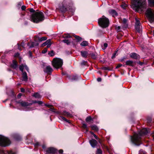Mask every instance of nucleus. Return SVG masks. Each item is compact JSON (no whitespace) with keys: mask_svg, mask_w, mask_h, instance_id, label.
Here are the masks:
<instances>
[{"mask_svg":"<svg viewBox=\"0 0 154 154\" xmlns=\"http://www.w3.org/2000/svg\"><path fill=\"white\" fill-rule=\"evenodd\" d=\"M149 130L146 128L143 129L138 134H135L133 136L131 137L132 142L135 145L139 146L141 143V136L146 134L149 132Z\"/></svg>","mask_w":154,"mask_h":154,"instance_id":"obj_1","label":"nucleus"},{"mask_svg":"<svg viewBox=\"0 0 154 154\" xmlns=\"http://www.w3.org/2000/svg\"><path fill=\"white\" fill-rule=\"evenodd\" d=\"M131 8L136 11H141L145 8L146 0H131Z\"/></svg>","mask_w":154,"mask_h":154,"instance_id":"obj_2","label":"nucleus"},{"mask_svg":"<svg viewBox=\"0 0 154 154\" xmlns=\"http://www.w3.org/2000/svg\"><path fill=\"white\" fill-rule=\"evenodd\" d=\"M72 4L71 0H60L59 5V9L62 12L67 11L68 6Z\"/></svg>","mask_w":154,"mask_h":154,"instance_id":"obj_3","label":"nucleus"},{"mask_svg":"<svg viewBox=\"0 0 154 154\" xmlns=\"http://www.w3.org/2000/svg\"><path fill=\"white\" fill-rule=\"evenodd\" d=\"M28 10L31 12L33 13L31 15L30 20L34 23H37L38 22V10L35 12V10L33 8H29Z\"/></svg>","mask_w":154,"mask_h":154,"instance_id":"obj_4","label":"nucleus"},{"mask_svg":"<svg viewBox=\"0 0 154 154\" xmlns=\"http://www.w3.org/2000/svg\"><path fill=\"white\" fill-rule=\"evenodd\" d=\"M98 23L101 27L106 28L108 26L109 21L108 18L103 16L98 19Z\"/></svg>","mask_w":154,"mask_h":154,"instance_id":"obj_5","label":"nucleus"},{"mask_svg":"<svg viewBox=\"0 0 154 154\" xmlns=\"http://www.w3.org/2000/svg\"><path fill=\"white\" fill-rule=\"evenodd\" d=\"M63 64L62 60L60 58H55L53 59L52 61V65L56 68H59L61 67Z\"/></svg>","mask_w":154,"mask_h":154,"instance_id":"obj_6","label":"nucleus"},{"mask_svg":"<svg viewBox=\"0 0 154 154\" xmlns=\"http://www.w3.org/2000/svg\"><path fill=\"white\" fill-rule=\"evenodd\" d=\"M11 142L7 137L0 135V146H8Z\"/></svg>","mask_w":154,"mask_h":154,"instance_id":"obj_7","label":"nucleus"},{"mask_svg":"<svg viewBox=\"0 0 154 154\" xmlns=\"http://www.w3.org/2000/svg\"><path fill=\"white\" fill-rule=\"evenodd\" d=\"M146 14L151 22L154 21V12L151 9H148L146 11Z\"/></svg>","mask_w":154,"mask_h":154,"instance_id":"obj_8","label":"nucleus"},{"mask_svg":"<svg viewBox=\"0 0 154 154\" xmlns=\"http://www.w3.org/2000/svg\"><path fill=\"white\" fill-rule=\"evenodd\" d=\"M17 103L20 104L21 106L23 107H26L28 106H30L33 103H36L38 102V101H32V102L29 103L27 102L23 101H20L17 102Z\"/></svg>","mask_w":154,"mask_h":154,"instance_id":"obj_9","label":"nucleus"},{"mask_svg":"<svg viewBox=\"0 0 154 154\" xmlns=\"http://www.w3.org/2000/svg\"><path fill=\"white\" fill-rule=\"evenodd\" d=\"M38 37L35 39V41L33 42H30L28 43L27 45L29 48H30L32 47H34L37 46L38 45Z\"/></svg>","mask_w":154,"mask_h":154,"instance_id":"obj_10","label":"nucleus"},{"mask_svg":"<svg viewBox=\"0 0 154 154\" xmlns=\"http://www.w3.org/2000/svg\"><path fill=\"white\" fill-rule=\"evenodd\" d=\"M135 29L136 31L139 33L141 32V26H140V21L137 18H135Z\"/></svg>","mask_w":154,"mask_h":154,"instance_id":"obj_11","label":"nucleus"},{"mask_svg":"<svg viewBox=\"0 0 154 154\" xmlns=\"http://www.w3.org/2000/svg\"><path fill=\"white\" fill-rule=\"evenodd\" d=\"M44 71L48 74H50L53 71V69L50 66H47L44 68Z\"/></svg>","mask_w":154,"mask_h":154,"instance_id":"obj_12","label":"nucleus"},{"mask_svg":"<svg viewBox=\"0 0 154 154\" xmlns=\"http://www.w3.org/2000/svg\"><path fill=\"white\" fill-rule=\"evenodd\" d=\"M89 142L91 146L93 148H95L97 144V141L94 139L90 140Z\"/></svg>","mask_w":154,"mask_h":154,"instance_id":"obj_13","label":"nucleus"},{"mask_svg":"<svg viewBox=\"0 0 154 154\" xmlns=\"http://www.w3.org/2000/svg\"><path fill=\"white\" fill-rule=\"evenodd\" d=\"M45 19L44 13L42 11H39V22H42Z\"/></svg>","mask_w":154,"mask_h":154,"instance_id":"obj_14","label":"nucleus"},{"mask_svg":"<svg viewBox=\"0 0 154 154\" xmlns=\"http://www.w3.org/2000/svg\"><path fill=\"white\" fill-rule=\"evenodd\" d=\"M57 150L53 148H49L47 150L48 153H54L56 152Z\"/></svg>","mask_w":154,"mask_h":154,"instance_id":"obj_15","label":"nucleus"},{"mask_svg":"<svg viewBox=\"0 0 154 154\" xmlns=\"http://www.w3.org/2000/svg\"><path fill=\"white\" fill-rule=\"evenodd\" d=\"M22 81H27L28 79V77L27 73L25 72H22Z\"/></svg>","mask_w":154,"mask_h":154,"instance_id":"obj_16","label":"nucleus"},{"mask_svg":"<svg viewBox=\"0 0 154 154\" xmlns=\"http://www.w3.org/2000/svg\"><path fill=\"white\" fill-rule=\"evenodd\" d=\"M18 66L17 62L15 60H13L12 63L11 65V67L14 69H16Z\"/></svg>","mask_w":154,"mask_h":154,"instance_id":"obj_17","label":"nucleus"},{"mask_svg":"<svg viewBox=\"0 0 154 154\" xmlns=\"http://www.w3.org/2000/svg\"><path fill=\"white\" fill-rule=\"evenodd\" d=\"M130 56L131 58L135 59H137L139 57V56L137 54L134 53H131Z\"/></svg>","mask_w":154,"mask_h":154,"instance_id":"obj_18","label":"nucleus"},{"mask_svg":"<svg viewBox=\"0 0 154 154\" xmlns=\"http://www.w3.org/2000/svg\"><path fill=\"white\" fill-rule=\"evenodd\" d=\"M109 14L113 17L117 16L118 14L117 12L114 10H111L109 11Z\"/></svg>","mask_w":154,"mask_h":154,"instance_id":"obj_19","label":"nucleus"},{"mask_svg":"<svg viewBox=\"0 0 154 154\" xmlns=\"http://www.w3.org/2000/svg\"><path fill=\"white\" fill-rule=\"evenodd\" d=\"M62 114L63 116L69 117H71L72 115L71 114L66 111H64L62 113Z\"/></svg>","mask_w":154,"mask_h":154,"instance_id":"obj_20","label":"nucleus"},{"mask_svg":"<svg viewBox=\"0 0 154 154\" xmlns=\"http://www.w3.org/2000/svg\"><path fill=\"white\" fill-rule=\"evenodd\" d=\"M81 54L82 56L85 58L87 57L88 55V52L86 51H82Z\"/></svg>","mask_w":154,"mask_h":154,"instance_id":"obj_21","label":"nucleus"},{"mask_svg":"<svg viewBox=\"0 0 154 154\" xmlns=\"http://www.w3.org/2000/svg\"><path fill=\"white\" fill-rule=\"evenodd\" d=\"M90 127L91 128L92 130L96 131H97L98 130V128L96 125H91L90 126Z\"/></svg>","mask_w":154,"mask_h":154,"instance_id":"obj_22","label":"nucleus"},{"mask_svg":"<svg viewBox=\"0 0 154 154\" xmlns=\"http://www.w3.org/2000/svg\"><path fill=\"white\" fill-rule=\"evenodd\" d=\"M126 65L130 66H133V62L131 60H128L126 62Z\"/></svg>","mask_w":154,"mask_h":154,"instance_id":"obj_23","label":"nucleus"},{"mask_svg":"<svg viewBox=\"0 0 154 154\" xmlns=\"http://www.w3.org/2000/svg\"><path fill=\"white\" fill-rule=\"evenodd\" d=\"M149 5L151 7H154V0H148Z\"/></svg>","mask_w":154,"mask_h":154,"instance_id":"obj_24","label":"nucleus"},{"mask_svg":"<svg viewBox=\"0 0 154 154\" xmlns=\"http://www.w3.org/2000/svg\"><path fill=\"white\" fill-rule=\"evenodd\" d=\"M80 45L82 46H85L88 45V44L87 42L84 41L81 43Z\"/></svg>","mask_w":154,"mask_h":154,"instance_id":"obj_25","label":"nucleus"},{"mask_svg":"<svg viewBox=\"0 0 154 154\" xmlns=\"http://www.w3.org/2000/svg\"><path fill=\"white\" fill-rule=\"evenodd\" d=\"M32 96L35 98H38V94L37 92L34 93L32 95Z\"/></svg>","mask_w":154,"mask_h":154,"instance_id":"obj_26","label":"nucleus"},{"mask_svg":"<svg viewBox=\"0 0 154 154\" xmlns=\"http://www.w3.org/2000/svg\"><path fill=\"white\" fill-rule=\"evenodd\" d=\"M50 41V39H48L45 42H44L43 44H42L41 46L43 47L44 46H45V45H47L48 43Z\"/></svg>","mask_w":154,"mask_h":154,"instance_id":"obj_27","label":"nucleus"},{"mask_svg":"<svg viewBox=\"0 0 154 154\" xmlns=\"http://www.w3.org/2000/svg\"><path fill=\"white\" fill-rule=\"evenodd\" d=\"M24 65H23V64L20 65L19 66V69L22 72H23V69L24 68Z\"/></svg>","mask_w":154,"mask_h":154,"instance_id":"obj_28","label":"nucleus"},{"mask_svg":"<svg viewBox=\"0 0 154 154\" xmlns=\"http://www.w3.org/2000/svg\"><path fill=\"white\" fill-rule=\"evenodd\" d=\"M102 151L100 149H98L96 152V154H102Z\"/></svg>","mask_w":154,"mask_h":154,"instance_id":"obj_29","label":"nucleus"},{"mask_svg":"<svg viewBox=\"0 0 154 154\" xmlns=\"http://www.w3.org/2000/svg\"><path fill=\"white\" fill-rule=\"evenodd\" d=\"M91 120H92V118L90 116L87 117L86 119V121L87 122H88Z\"/></svg>","mask_w":154,"mask_h":154,"instance_id":"obj_30","label":"nucleus"},{"mask_svg":"<svg viewBox=\"0 0 154 154\" xmlns=\"http://www.w3.org/2000/svg\"><path fill=\"white\" fill-rule=\"evenodd\" d=\"M48 54L50 56L52 57L54 55V53L53 51L52 50L48 52Z\"/></svg>","mask_w":154,"mask_h":154,"instance_id":"obj_31","label":"nucleus"},{"mask_svg":"<svg viewBox=\"0 0 154 154\" xmlns=\"http://www.w3.org/2000/svg\"><path fill=\"white\" fill-rule=\"evenodd\" d=\"M74 37H75V38L78 40V41H80L82 40V38L79 36L75 35L74 36Z\"/></svg>","mask_w":154,"mask_h":154,"instance_id":"obj_32","label":"nucleus"},{"mask_svg":"<svg viewBox=\"0 0 154 154\" xmlns=\"http://www.w3.org/2000/svg\"><path fill=\"white\" fill-rule=\"evenodd\" d=\"M47 38L46 37H43L41 38H39V42L42 41H45L46 40Z\"/></svg>","mask_w":154,"mask_h":154,"instance_id":"obj_33","label":"nucleus"},{"mask_svg":"<svg viewBox=\"0 0 154 154\" xmlns=\"http://www.w3.org/2000/svg\"><path fill=\"white\" fill-rule=\"evenodd\" d=\"M63 41L65 43H66L68 45H69L70 43V41L68 40L65 39L63 40Z\"/></svg>","mask_w":154,"mask_h":154,"instance_id":"obj_34","label":"nucleus"},{"mask_svg":"<svg viewBox=\"0 0 154 154\" xmlns=\"http://www.w3.org/2000/svg\"><path fill=\"white\" fill-rule=\"evenodd\" d=\"M60 117L62 120H64L65 121H66L67 122H69V120H67L66 119V118H65V117H63V116H60Z\"/></svg>","mask_w":154,"mask_h":154,"instance_id":"obj_35","label":"nucleus"},{"mask_svg":"<svg viewBox=\"0 0 154 154\" xmlns=\"http://www.w3.org/2000/svg\"><path fill=\"white\" fill-rule=\"evenodd\" d=\"M47 49L46 48H45L42 51V54H45L47 52Z\"/></svg>","mask_w":154,"mask_h":154,"instance_id":"obj_36","label":"nucleus"},{"mask_svg":"<svg viewBox=\"0 0 154 154\" xmlns=\"http://www.w3.org/2000/svg\"><path fill=\"white\" fill-rule=\"evenodd\" d=\"M108 45L107 43H105L103 45V50L105 49L107 47Z\"/></svg>","mask_w":154,"mask_h":154,"instance_id":"obj_37","label":"nucleus"},{"mask_svg":"<svg viewBox=\"0 0 154 154\" xmlns=\"http://www.w3.org/2000/svg\"><path fill=\"white\" fill-rule=\"evenodd\" d=\"M82 127L83 128L85 129L87 128L86 124L85 123L82 124Z\"/></svg>","mask_w":154,"mask_h":154,"instance_id":"obj_38","label":"nucleus"},{"mask_svg":"<svg viewBox=\"0 0 154 154\" xmlns=\"http://www.w3.org/2000/svg\"><path fill=\"white\" fill-rule=\"evenodd\" d=\"M117 51L115 52L114 53L112 57V58L114 59L116 55V54H117Z\"/></svg>","mask_w":154,"mask_h":154,"instance_id":"obj_39","label":"nucleus"},{"mask_svg":"<svg viewBox=\"0 0 154 154\" xmlns=\"http://www.w3.org/2000/svg\"><path fill=\"white\" fill-rule=\"evenodd\" d=\"M48 43H48V44H47V48H49V47H50L51 46V40H50V39L49 42Z\"/></svg>","mask_w":154,"mask_h":154,"instance_id":"obj_40","label":"nucleus"},{"mask_svg":"<svg viewBox=\"0 0 154 154\" xmlns=\"http://www.w3.org/2000/svg\"><path fill=\"white\" fill-rule=\"evenodd\" d=\"M21 8L22 10L24 11L26 8V6L25 5H23L22 6Z\"/></svg>","mask_w":154,"mask_h":154,"instance_id":"obj_41","label":"nucleus"},{"mask_svg":"<svg viewBox=\"0 0 154 154\" xmlns=\"http://www.w3.org/2000/svg\"><path fill=\"white\" fill-rule=\"evenodd\" d=\"M17 136H18V138H17V137H15V139L17 140H20V139H21V137L20 136H19V135H17Z\"/></svg>","mask_w":154,"mask_h":154,"instance_id":"obj_42","label":"nucleus"},{"mask_svg":"<svg viewBox=\"0 0 154 154\" xmlns=\"http://www.w3.org/2000/svg\"><path fill=\"white\" fill-rule=\"evenodd\" d=\"M70 37V36L69 35H64V38H69Z\"/></svg>","mask_w":154,"mask_h":154,"instance_id":"obj_43","label":"nucleus"},{"mask_svg":"<svg viewBox=\"0 0 154 154\" xmlns=\"http://www.w3.org/2000/svg\"><path fill=\"white\" fill-rule=\"evenodd\" d=\"M91 57L93 59H95L96 58V56L94 54H91Z\"/></svg>","mask_w":154,"mask_h":154,"instance_id":"obj_44","label":"nucleus"},{"mask_svg":"<svg viewBox=\"0 0 154 154\" xmlns=\"http://www.w3.org/2000/svg\"><path fill=\"white\" fill-rule=\"evenodd\" d=\"M122 64H118L117 66H116V68H119L121 66H122Z\"/></svg>","mask_w":154,"mask_h":154,"instance_id":"obj_45","label":"nucleus"},{"mask_svg":"<svg viewBox=\"0 0 154 154\" xmlns=\"http://www.w3.org/2000/svg\"><path fill=\"white\" fill-rule=\"evenodd\" d=\"M87 63V62L86 61H83L81 63V64L82 65H85Z\"/></svg>","mask_w":154,"mask_h":154,"instance_id":"obj_46","label":"nucleus"},{"mask_svg":"<svg viewBox=\"0 0 154 154\" xmlns=\"http://www.w3.org/2000/svg\"><path fill=\"white\" fill-rule=\"evenodd\" d=\"M127 22V20L125 19H123V22L124 23H126Z\"/></svg>","mask_w":154,"mask_h":154,"instance_id":"obj_47","label":"nucleus"},{"mask_svg":"<svg viewBox=\"0 0 154 154\" xmlns=\"http://www.w3.org/2000/svg\"><path fill=\"white\" fill-rule=\"evenodd\" d=\"M24 68L27 71H28L29 69L27 66L26 65H24Z\"/></svg>","mask_w":154,"mask_h":154,"instance_id":"obj_48","label":"nucleus"},{"mask_svg":"<svg viewBox=\"0 0 154 154\" xmlns=\"http://www.w3.org/2000/svg\"><path fill=\"white\" fill-rule=\"evenodd\" d=\"M126 5H121L122 7L124 9H125L126 7Z\"/></svg>","mask_w":154,"mask_h":154,"instance_id":"obj_49","label":"nucleus"},{"mask_svg":"<svg viewBox=\"0 0 154 154\" xmlns=\"http://www.w3.org/2000/svg\"><path fill=\"white\" fill-rule=\"evenodd\" d=\"M97 80L99 82H100L101 81V78H98L97 79Z\"/></svg>","mask_w":154,"mask_h":154,"instance_id":"obj_50","label":"nucleus"},{"mask_svg":"<svg viewBox=\"0 0 154 154\" xmlns=\"http://www.w3.org/2000/svg\"><path fill=\"white\" fill-rule=\"evenodd\" d=\"M21 91L22 92H24L25 91V89L23 88H21Z\"/></svg>","mask_w":154,"mask_h":154,"instance_id":"obj_51","label":"nucleus"},{"mask_svg":"<svg viewBox=\"0 0 154 154\" xmlns=\"http://www.w3.org/2000/svg\"><path fill=\"white\" fill-rule=\"evenodd\" d=\"M34 146L35 149H36L38 147V143H36L34 145Z\"/></svg>","mask_w":154,"mask_h":154,"instance_id":"obj_52","label":"nucleus"},{"mask_svg":"<svg viewBox=\"0 0 154 154\" xmlns=\"http://www.w3.org/2000/svg\"><path fill=\"white\" fill-rule=\"evenodd\" d=\"M93 136H94V137H95V138L96 139H98V137L95 134H94V135Z\"/></svg>","mask_w":154,"mask_h":154,"instance_id":"obj_53","label":"nucleus"},{"mask_svg":"<svg viewBox=\"0 0 154 154\" xmlns=\"http://www.w3.org/2000/svg\"><path fill=\"white\" fill-rule=\"evenodd\" d=\"M44 104L45 105H46V106H47L48 107H51L52 106L51 105H47L46 104Z\"/></svg>","mask_w":154,"mask_h":154,"instance_id":"obj_54","label":"nucleus"},{"mask_svg":"<svg viewBox=\"0 0 154 154\" xmlns=\"http://www.w3.org/2000/svg\"><path fill=\"white\" fill-rule=\"evenodd\" d=\"M63 150H62V149H60V150H59V152L60 153H63Z\"/></svg>","mask_w":154,"mask_h":154,"instance_id":"obj_55","label":"nucleus"},{"mask_svg":"<svg viewBox=\"0 0 154 154\" xmlns=\"http://www.w3.org/2000/svg\"><path fill=\"white\" fill-rule=\"evenodd\" d=\"M23 4V3L22 2H19L18 4V5H20V6H21L22 4Z\"/></svg>","mask_w":154,"mask_h":154,"instance_id":"obj_56","label":"nucleus"},{"mask_svg":"<svg viewBox=\"0 0 154 154\" xmlns=\"http://www.w3.org/2000/svg\"><path fill=\"white\" fill-rule=\"evenodd\" d=\"M43 103L42 101H39V105H41Z\"/></svg>","mask_w":154,"mask_h":154,"instance_id":"obj_57","label":"nucleus"},{"mask_svg":"<svg viewBox=\"0 0 154 154\" xmlns=\"http://www.w3.org/2000/svg\"><path fill=\"white\" fill-rule=\"evenodd\" d=\"M29 56L30 57H32V52L31 51H29Z\"/></svg>","mask_w":154,"mask_h":154,"instance_id":"obj_58","label":"nucleus"},{"mask_svg":"<svg viewBox=\"0 0 154 154\" xmlns=\"http://www.w3.org/2000/svg\"><path fill=\"white\" fill-rule=\"evenodd\" d=\"M117 29L118 30H120V26H118L117 28Z\"/></svg>","mask_w":154,"mask_h":154,"instance_id":"obj_59","label":"nucleus"},{"mask_svg":"<svg viewBox=\"0 0 154 154\" xmlns=\"http://www.w3.org/2000/svg\"><path fill=\"white\" fill-rule=\"evenodd\" d=\"M19 55V53H17L15 55V56L16 57H18Z\"/></svg>","mask_w":154,"mask_h":154,"instance_id":"obj_60","label":"nucleus"},{"mask_svg":"<svg viewBox=\"0 0 154 154\" xmlns=\"http://www.w3.org/2000/svg\"><path fill=\"white\" fill-rule=\"evenodd\" d=\"M21 96V94H20L18 95H17V97L18 98H20Z\"/></svg>","mask_w":154,"mask_h":154,"instance_id":"obj_61","label":"nucleus"},{"mask_svg":"<svg viewBox=\"0 0 154 154\" xmlns=\"http://www.w3.org/2000/svg\"><path fill=\"white\" fill-rule=\"evenodd\" d=\"M21 46L22 47H24V43L23 42H22L21 43Z\"/></svg>","mask_w":154,"mask_h":154,"instance_id":"obj_62","label":"nucleus"},{"mask_svg":"<svg viewBox=\"0 0 154 154\" xmlns=\"http://www.w3.org/2000/svg\"><path fill=\"white\" fill-rule=\"evenodd\" d=\"M42 148L44 149L45 148L46 146L45 145H43L42 146Z\"/></svg>","mask_w":154,"mask_h":154,"instance_id":"obj_63","label":"nucleus"},{"mask_svg":"<svg viewBox=\"0 0 154 154\" xmlns=\"http://www.w3.org/2000/svg\"><path fill=\"white\" fill-rule=\"evenodd\" d=\"M90 133H91V134H92L93 135H94V134H94V133L93 132H92V131H90Z\"/></svg>","mask_w":154,"mask_h":154,"instance_id":"obj_64","label":"nucleus"}]
</instances>
